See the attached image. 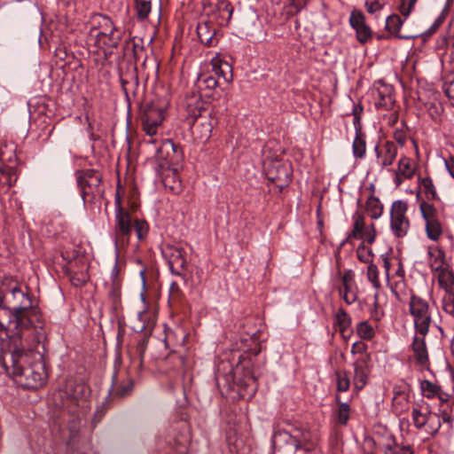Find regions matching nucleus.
I'll list each match as a JSON object with an SVG mask.
<instances>
[{
	"mask_svg": "<svg viewBox=\"0 0 454 454\" xmlns=\"http://www.w3.org/2000/svg\"><path fill=\"white\" fill-rule=\"evenodd\" d=\"M17 145L13 142L0 143V185L6 190L15 184L18 179Z\"/></svg>",
	"mask_w": 454,
	"mask_h": 454,
	"instance_id": "obj_7",
	"label": "nucleus"
},
{
	"mask_svg": "<svg viewBox=\"0 0 454 454\" xmlns=\"http://www.w3.org/2000/svg\"><path fill=\"white\" fill-rule=\"evenodd\" d=\"M342 286L339 287L340 296L348 304H353L357 300V294L353 288L355 274L352 270H346L340 277Z\"/></svg>",
	"mask_w": 454,
	"mask_h": 454,
	"instance_id": "obj_22",
	"label": "nucleus"
},
{
	"mask_svg": "<svg viewBox=\"0 0 454 454\" xmlns=\"http://www.w3.org/2000/svg\"><path fill=\"white\" fill-rule=\"evenodd\" d=\"M211 20L200 22L197 26V35L201 43L206 46H215L218 43L216 28L211 25Z\"/></svg>",
	"mask_w": 454,
	"mask_h": 454,
	"instance_id": "obj_25",
	"label": "nucleus"
},
{
	"mask_svg": "<svg viewBox=\"0 0 454 454\" xmlns=\"http://www.w3.org/2000/svg\"><path fill=\"white\" fill-rule=\"evenodd\" d=\"M367 279L372 284L373 287L379 289L380 287V282L379 278L378 267L371 262L367 268Z\"/></svg>",
	"mask_w": 454,
	"mask_h": 454,
	"instance_id": "obj_47",
	"label": "nucleus"
},
{
	"mask_svg": "<svg viewBox=\"0 0 454 454\" xmlns=\"http://www.w3.org/2000/svg\"><path fill=\"white\" fill-rule=\"evenodd\" d=\"M145 51V48L143 46V41L141 38H130L129 40H125L124 45L122 47V56L123 58L133 59L136 62L139 60Z\"/></svg>",
	"mask_w": 454,
	"mask_h": 454,
	"instance_id": "obj_26",
	"label": "nucleus"
},
{
	"mask_svg": "<svg viewBox=\"0 0 454 454\" xmlns=\"http://www.w3.org/2000/svg\"><path fill=\"white\" fill-rule=\"evenodd\" d=\"M419 184L426 197V200H422L421 201H428L431 203V201L434 200H440L434 182L430 176L419 178Z\"/></svg>",
	"mask_w": 454,
	"mask_h": 454,
	"instance_id": "obj_31",
	"label": "nucleus"
},
{
	"mask_svg": "<svg viewBox=\"0 0 454 454\" xmlns=\"http://www.w3.org/2000/svg\"><path fill=\"white\" fill-rule=\"evenodd\" d=\"M122 284V278L121 277V268L118 264V258L115 259V263L112 269L109 280L106 281L105 284Z\"/></svg>",
	"mask_w": 454,
	"mask_h": 454,
	"instance_id": "obj_50",
	"label": "nucleus"
},
{
	"mask_svg": "<svg viewBox=\"0 0 454 454\" xmlns=\"http://www.w3.org/2000/svg\"><path fill=\"white\" fill-rule=\"evenodd\" d=\"M212 66V71L214 72L215 75L217 77H222L228 83L232 81V67L228 62L223 61L221 59H215L213 60Z\"/></svg>",
	"mask_w": 454,
	"mask_h": 454,
	"instance_id": "obj_30",
	"label": "nucleus"
},
{
	"mask_svg": "<svg viewBox=\"0 0 454 454\" xmlns=\"http://www.w3.org/2000/svg\"><path fill=\"white\" fill-rule=\"evenodd\" d=\"M370 361L371 356L364 355L354 363V386L357 390H361L367 383Z\"/></svg>",
	"mask_w": 454,
	"mask_h": 454,
	"instance_id": "obj_21",
	"label": "nucleus"
},
{
	"mask_svg": "<svg viewBox=\"0 0 454 454\" xmlns=\"http://www.w3.org/2000/svg\"><path fill=\"white\" fill-rule=\"evenodd\" d=\"M352 153L356 159H364L366 154V136L364 132H356L352 143Z\"/></svg>",
	"mask_w": 454,
	"mask_h": 454,
	"instance_id": "obj_34",
	"label": "nucleus"
},
{
	"mask_svg": "<svg viewBox=\"0 0 454 454\" xmlns=\"http://www.w3.org/2000/svg\"><path fill=\"white\" fill-rule=\"evenodd\" d=\"M411 417L415 427L421 429L427 426V422L429 421V418L431 417V413H422L419 409L414 408L411 412Z\"/></svg>",
	"mask_w": 454,
	"mask_h": 454,
	"instance_id": "obj_46",
	"label": "nucleus"
},
{
	"mask_svg": "<svg viewBox=\"0 0 454 454\" xmlns=\"http://www.w3.org/2000/svg\"><path fill=\"white\" fill-rule=\"evenodd\" d=\"M156 157L158 160H165L169 165H176L183 160V149L173 141L166 140L157 148Z\"/></svg>",
	"mask_w": 454,
	"mask_h": 454,
	"instance_id": "obj_19",
	"label": "nucleus"
},
{
	"mask_svg": "<svg viewBox=\"0 0 454 454\" xmlns=\"http://www.w3.org/2000/svg\"><path fill=\"white\" fill-rule=\"evenodd\" d=\"M353 125L355 132H364L361 121V115H353Z\"/></svg>",
	"mask_w": 454,
	"mask_h": 454,
	"instance_id": "obj_64",
	"label": "nucleus"
},
{
	"mask_svg": "<svg viewBox=\"0 0 454 454\" xmlns=\"http://www.w3.org/2000/svg\"><path fill=\"white\" fill-rule=\"evenodd\" d=\"M240 393L244 398H251L257 391L258 383L254 372L247 367L244 368L243 378L239 380Z\"/></svg>",
	"mask_w": 454,
	"mask_h": 454,
	"instance_id": "obj_24",
	"label": "nucleus"
},
{
	"mask_svg": "<svg viewBox=\"0 0 454 454\" xmlns=\"http://www.w3.org/2000/svg\"><path fill=\"white\" fill-rule=\"evenodd\" d=\"M0 327L6 329V339L35 336L38 342L46 340L44 320L27 286L16 285L0 292Z\"/></svg>",
	"mask_w": 454,
	"mask_h": 454,
	"instance_id": "obj_2",
	"label": "nucleus"
},
{
	"mask_svg": "<svg viewBox=\"0 0 454 454\" xmlns=\"http://www.w3.org/2000/svg\"><path fill=\"white\" fill-rule=\"evenodd\" d=\"M349 25L356 31V38L361 44H365L372 38V30L366 23L365 16L361 11L351 12Z\"/></svg>",
	"mask_w": 454,
	"mask_h": 454,
	"instance_id": "obj_17",
	"label": "nucleus"
},
{
	"mask_svg": "<svg viewBox=\"0 0 454 454\" xmlns=\"http://www.w3.org/2000/svg\"><path fill=\"white\" fill-rule=\"evenodd\" d=\"M335 401L337 408L333 411V418L336 426H347L351 413L350 405L346 402H341L339 395H336Z\"/></svg>",
	"mask_w": 454,
	"mask_h": 454,
	"instance_id": "obj_27",
	"label": "nucleus"
},
{
	"mask_svg": "<svg viewBox=\"0 0 454 454\" xmlns=\"http://www.w3.org/2000/svg\"><path fill=\"white\" fill-rule=\"evenodd\" d=\"M444 164L450 175L454 178V156L450 155L448 159H444Z\"/></svg>",
	"mask_w": 454,
	"mask_h": 454,
	"instance_id": "obj_63",
	"label": "nucleus"
},
{
	"mask_svg": "<svg viewBox=\"0 0 454 454\" xmlns=\"http://www.w3.org/2000/svg\"><path fill=\"white\" fill-rule=\"evenodd\" d=\"M334 325L342 334L350 327L351 317L343 308H340L336 312Z\"/></svg>",
	"mask_w": 454,
	"mask_h": 454,
	"instance_id": "obj_38",
	"label": "nucleus"
},
{
	"mask_svg": "<svg viewBox=\"0 0 454 454\" xmlns=\"http://www.w3.org/2000/svg\"><path fill=\"white\" fill-rule=\"evenodd\" d=\"M409 402L408 395H401L400 397H393V407L397 413H402L407 409Z\"/></svg>",
	"mask_w": 454,
	"mask_h": 454,
	"instance_id": "obj_49",
	"label": "nucleus"
},
{
	"mask_svg": "<svg viewBox=\"0 0 454 454\" xmlns=\"http://www.w3.org/2000/svg\"><path fill=\"white\" fill-rule=\"evenodd\" d=\"M172 176H173V184H168V183H169V176H166L163 179V183H164L165 186H168L169 189L173 192L177 193V192H179L181 191V182H180V180L176 179V174L175 172L172 173Z\"/></svg>",
	"mask_w": 454,
	"mask_h": 454,
	"instance_id": "obj_57",
	"label": "nucleus"
},
{
	"mask_svg": "<svg viewBox=\"0 0 454 454\" xmlns=\"http://www.w3.org/2000/svg\"><path fill=\"white\" fill-rule=\"evenodd\" d=\"M420 388L424 396L431 399L436 396L442 387L430 380H424L420 382Z\"/></svg>",
	"mask_w": 454,
	"mask_h": 454,
	"instance_id": "obj_44",
	"label": "nucleus"
},
{
	"mask_svg": "<svg viewBox=\"0 0 454 454\" xmlns=\"http://www.w3.org/2000/svg\"><path fill=\"white\" fill-rule=\"evenodd\" d=\"M295 454H318L317 450L314 448H310L306 444H301L296 450Z\"/></svg>",
	"mask_w": 454,
	"mask_h": 454,
	"instance_id": "obj_62",
	"label": "nucleus"
},
{
	"mask_svg": "<svg viewBox=\"0 0 454 454\" xmlns=\"http://www.w3.org/2000/svg\"><path fill=\"white\" fill-rule=\"evenodd\" d=\"M356 254L358 260L361 261L362 262H372V251L369 248H366L364 245H360L357 247Z\"/></svg>",
	"mask_w": 454,
	"mask_h": 454,
	"instance_id": "obj_52",
	"label": "nucleus"
},
{
	"mask_svg": "<svg viewBox=\"0 0 454 454\" xmlns=\"http://www.w3.org/2000/svg\"><path fill=\"white\" fill-rule=\"evenodd\" d=\"M436 396L441 402V407L450 408V411L452 410V403L450 402V395L442 390V388L437 393Z\"/></svg>",
	"mask_w": 454,
	"mask_h": 454,
	"instance_id": "obj_58",
	"label": "nucleus"
},
{
	"mask_svg": "<svg viewBox=\"0 0 454 454\" xmlns=\"http://www.w3.org/2000/svg\"><path fill=\"white\" fill-rule=\"evenodd\" d=\"M403 20L399 15L392 14L386 20L385 29L397 38H408V36H403L398 34L403 26Z\"/></svg>",
	"mask_w": 454,
	"mask_h": 454,
	"instance_id": "obj_36",
	"label": "nucleus"
},
{
	"mask_svg": "<svg viewBox=\"0 0 454 454\" xmlns=\"http://www.w3.org/2000/svg\"><path fill=\"white\" fill-rule=\"evenodd\" d=\"M336 388L338 392H346L350 387V380L347 371H336L335 373Z\"/></svg>",
	"mask_w": 454,
	"mask_h": 454,
	"instance_id": "obj_39",
	"label": "nucleus"
},
{
	"mask_svg": "<svg viewBox=\"0 0 454 454\" xmlns=\"http://www.w3.org/2000/svg\"><path fill=\"white\" fill-rule=\"evenodd\" d=\"M384 454H414V451L409 445L403 446L394 442L384 447Z\"/></svg>",
	"mask_w": 454,
	"mask_h": 454,
	"instance_id": "obj_45",
	"label": "nucleus"
},
{
	"mask_svg": "<svg viewBox=\"0 0 454 454\" xmlns=\"http://www.w3.org/2000/svg\"><path fill=\"white\" fill-rule=\"evenodd\" d=\"M356 330L362 340H370L375 336L374 328L367 321L359 322Z\"/></svg>",
	"mask_w": 454,
	"mask_h": 454,
	"instance_id": "obj_40",
	"label": "nucleus"
},
{
	"mask_svg": "<svg viewBox=\"0 0 454 454\" xmlns=\"http://www.w3.org/2000/svg\"><path fill=\"white\" fill-rule=\"evenodd\" d=\"M377 159V164L385 168L392 166L397 157V146L392 141H385L377 145L374 148Z\"/></svg>",
	"mask_w": 454,
	"mask_h": 454,
	"instance_id": "obj_20",
	"label": "nucleus"
},
{
	"mask_svg": "<svg viewBox=\"0 0 454 454\" xmlns=\"http://www.w3.org/2000/svg\"><path fill=\"white\" fill-rule=\"evenodd\" d=\"M434 277L437 279L438 285L441 288L444 289L445 293L454 290V272L450 266L442 269L434 274Z\"/></svg>",
	"mask_w": 454,
	"mask_h": 454,
	"instance_id": "obj_28",
	"label": "nucleus"
},
{
	"mask_svg": "<svg viewBox=\"0 0 454 454\" xmlns=\"http://www.w3.org/2000/svg\"><path fill=\"white\" fill-rule=\"evenodd\" d=\"M427 425V432L430 434L431 437H434L442 427L440 419L437 417L434 419L432 416L429 418V421Z\"/></svg>",
	"mask_w": 454,
	"mask_h": 454,
	"instance_id": "obj_51",
	"label": "nucleus"
},
{
	"mask_svg": "<svg viewBox=\"0 0 454 454\" xmlns=\"http://www.w3.org/2000/svg\"><path fill=\"white\" fill-rule=\"evenodd\" d=\"M417 0H400L399 11L400 12L407 17L412 11Z\"/></svg>",
	"mask_w": 454,
	"mask_h": 454,
	"instance_id": "obj_54",
	"label": "nucleus"
},
{
	"mask_svg": "<svg viewBox=\"0 0 454 454\" xmlns=\"http://www.w3.org/2000/svg\"><path fill=\"white\" fill-rule=\"evenodd\" d=\"M366 345L362 341H356L352 345L351 353L352 354H360L361 356L364 355H367L365 353Z\"/></svg>",
	"mask_w": 454,
	"mask_h": 454,
	"instance_id": "obj_61",
	"label": "nucleus"
},
{
	"mask_svg": "<svg viewBox=\"0 0 454 454\" xmlns=\"http://www.w3.org/2000/svg\"><path fill=\"white\" fill-rule=\"evenodd\" d=\"M442 89L446 97L450 100L451 105L454 106V76L445 81Z\"/></svg>",
	"mask_w": 454,
	"mask_h": 454,
	"instance_id": "obj_53",
	"label": "nucleus"
},
{
	"mask_svg": "<svg viewBox=\"0 0 454 454\" xmlns=\"http://www.w3.org/2000/svg\"><path fill=\"white\" fill-rule=\"evenodd\" d=\"M203 12L218 26H227L231 19L233 7L228 0H204Z\"/></svg>",
	"mask_w": 454,
	"mask_h": 454,
	"instance_id": "obj_12",
	"label": "nucleus"
},
{
	"mask_svg": "<svg viewBox=\"0 0 454 454\" xmlns=\"http://www.w3.org/2000/svg\"><path fill=\"white\" fill-rule=\"evenodd\" d=\"M203 105L199 96L193 95L188 98L184 118V123L189 126L194 141L199 143H205L210 138L213 127L217 122L212 110Z\"/></svg>",
	"mask_w": 454,
	"mask_h": 454,
	"instance_id": "obj_3",
	"label": "nucleus"
},
{
	"mask_svg": "<svg viewBox=\"0 0 454 454\" xmlns=\"http://www.w3.org/2000/svg\"><path fill=\"white\" fill-rule=\"evenodd\" d=\"M77 188L83 203L92 201L97 196L104 194L102 185L103 176L94 168H82L74 171Z\"/></svg>",
	"mask_w": 454,
	"mask_h": 454,
	"instance_id": "obj_8",
	"label": "nucleus"
},
{
	"mask_svg": "<svg viewBox=\"0 0 454 454\" xmlns=\"http://www.w3.org/2000/svg\"><path fill=\"white\" fill-rule=\"evenodd\" d=\"M365 207L367 212L372 219H378L383 214V205L381 204L380 200L373 195L367 199Z\"/></svg>",
	"mask_w": 454,
	"mask_h": 454,
	"instance_id": "obj_37",
	"label": "nucleus"
},
{
	"mask_svg": "<svg viewBox=\"0 0 454 454\" xmlns=\"http://www.w3.org/2000/svg\"><path fill=\"white\" fill-rule=\"evenodd\" d=\"M162 254L168 260L169 269L173 274L181 276L186 270L187 261L183 247L166 245L162 249Z\"/></svg>",
	"mask_w": 454,
	"mask_h": 454,
	"instance_id": "obj_13",
	"label": "nucleus"
},
{
	"mask_svg": "<svg viewBox=\"0 0 454 454\" xmlns=\"http://www.w3.org/2000/svg\"><path fill=\"white\" fill-rule=\"evenodd\" d=\"M114 233L115 244L128 243L133 230L139 240L145 239L149 231L148 223L145 220L136 219L132 224L129 212L121 205V198L118 189L114 198Z\"/></svg>",
	"mask_w": 454,
	"mask_h": 454,
	"instance_id": "obj_4",
	"label": "nucleus"
},
{
	"mask_svg": "<svg viewBox=\"0 0 454 454\" xmlns=\"http://www.w3.org/2000/svg\"><path fill=\"white\" fill-rule=\"evenodd\" d=\"M430 255V267L434 274L440 271L442 269L447 268L449 265L445 262V254L443 250L435 248L429 251Z\"/></svg>",
	"mask_w": 454,
	"mask_h": 454,
	"instance_id": "obj_32",
	"label": "nucleus"
},
{
	"mask_svg": "<svg viewBox=\"0 0 454 454\" xmlns=\"http://www.w3.org/2000/svg\"><path fill=\"white\" fill-rule=\"evenodd\" d=\"M391 291L399 301H403L408 295L407 286L404 279H397L391 285Z\"/></svg>",
	"mask_w": 454,
	"mask_h": 454,
	"instance_id": "obj_42",
	"label": "nucleus"
},
{
	"mask_svg": "<svg viewBox=\"0 0 454 454\" xmlns=\"http://www.w3.org/2000/svg\"><path fill=\"white\" fill-rule=\"evenodd\" d=\"M92 27L90 32L94 33L97 45L105 51L112 53V50L118 47L121 42L124 30L117 27L106 15L100 13L92 17Z\"/></svg>",
	"mask_w": 454,
	"mask_h": 454,
	"instance_id": "obj_5",
	"label": "nucleus"
},
{
	"mask_svg": "<svg viewBox=\"0 0 454 454\" xmlns=\"http://www.w3.org/2000/svg\"><path fill=\"white\" fill-rule=\"evenodd\" d=\"M134 389V380L127 377L121 381H118L117 372H115L113 374V382L111 388L109 389L108 397L109 398H118L122 399L129 396Z\"/></svg>",
	"mask_w": 454,
	"mask_h": 454,
	"instance_id": "obj_23",
	"label": "nucleus"
},
{
	"mask_svg": "<svg viewBox=\"0 0 454 454\" xmlns=\"http://www.w3.org/2000/svg\"><path fill=\"white\" fill-rule=\"evenodd\" d=\"M408 203L398 200L392 203L390 209V229L395 238L405 237L411 228V222L407 216Z\"/></svg>",
	"mask_w": 454,
	"mask_h": 454,
	"instance_id": "obj_11",
	"label": "nucleus"
},
{
	"mask_svg": "<svg viewBox=\"0 0 454 454\" xmlns=\"http://www.w3.org/2000/svg\"><path fill=\"white\" fill-rule=\"evenodd\" d=\"M366 11L369 13H375L378 11L382 9V4L380 3L379 0H367L364 4Z\"/></svg>",
	"mask_w": 454,
	"mask_h": 454,
	"instance_id": "obj_59",
	"label": "nucleus"
},
{
	"mask_svg": "<svg viewBox=\"0 0 454 454\" xmlns=\"http://www.w3.org/2000/svg\"><path fill=\"white\" fill-rule=\"evenodd\" d=\"M163 119V111L153 106H146L140 115L143 129L151 137L157 133L158 127Z\"/></svg>",
	"mask_w": 454,
	"mask_h": 454,
	"instance_id": "obj_16",
	"label": "nucleus"
},
{
	"mask_svg": "<svg viewBox=\"0 0 454 454\" xmlns=\"http://www.w3.org/2000/svg\"><path fill=\"white\" fill-rule=\"evenodd\" d=\"M419 211L425 222V231L427 239L434 242L439 241L444 231L442 215L428 201L419 202Z\"/></svg>",
	"mask_w": 454,
	"mask_h": 454,
	"instance_id": "obj_9",
	"label": "nucleus"
},
{
	"mask_svg": "<svg viewBox=\"0 0 454 454\" xmlns=\"http://www.w3.org/2000/svg\"><path fill=\"white\" fill-rule=\"evenodd\" d=\"M182 291L177 283L173 282L169 288V299L175 302H180L182 300Z\"/></svg>",
	"mask_w": 454,
	"mask_h": 454,
	"instance_id": "obj_55",
	"label": "nucleus"
},
{
	"mask_svg": "<svg viewBox=\"0 0 454 454\" xmlns=\"http://www.w3.org/2000/svg\"><path fill=\"white\" fill-rule=\"evenodd\" d=\"M218 84L216 78L212 74H203L198 77L197 86L200 90H214Z\"/></svg>",
	"mask_w": 454,
	"mask_h": 454,
	"instance_id": "obj_41",
	"label": "nucleus"
},
{
	"mask_svg": "<svg viewBox=\"0 0 454 454\" xmlns=\"http://www.w3.org/2000/svg\"><path fill=\"white\" fill-rule=\"evenodd\" d=\"M121 285L122 284H105L107 289V298L112 302L114 310L117 311L121 305Z\"/></svg>",
	"mask_w": 454,
	"mask_h": 454,
	"instance_id": "obj_35",
	"label": "nucleus"
},
{
	"mask_svg": "<svg viewBox=\"0 0 454 454\" xmlns=\"http://www.w3.org/2000/svg\"><path fill=\"white\" fill-rule=\"evenodd\" d=\"M363 234H364V238L362 239H364L369 244H372L375 241V238H376L375 225L373 223H372L370 226L365 228Z\"/></svg>",
	"mask_w": 454,
	"mask_h": 454,
	"instance_id": "obj_56",
	"label": "nucleus"
},
{
	"mask_svg": "<svg viewBox=\"0 0 454 454\" xmlns=\"http://www.w3.org/2000/svg\"><path fill=\"white\" fill-rule=\"evenodd\" d=\"M443 310L454 317V290L446 292L442 298Z\"/></svg>",
	"mask_w": 454,
	"mask_h": 454,
	"instance_id": "obj_48",
	"label": "nucleus"
},
{
	"mask_svg": "<svg viewBox=\"0 0 454 454\" xmlns=\"http://www.w3.org/2000/svg\"><path fill=\"white\" fill-rule=\"evenodd\" d=\"M266 176L280 190L286 187L292 180L290 166L280 160H275L269 164L266 168Z\"/></svg>",
	"mask_w": 454,
	"mask_h": 454,
	"instance_id": "obj_14",
	"label": "nucleus"
},
{
	"mask_svg": "<svg viewBox=\"0 0 454 454\" xmlns=\"http://www.w3.org/2000/svg\"><path fill=\"white\" fill-rule=\"evenodd\" d=\"M375 106L378 110L389 111L393 108L395 99L394 88L381 81L373 85Z\"/></svg>",
	"mask_w": 454,
	"mask_h": 454,
	"instance_id": "obj_15",
	"label": "nucleus"
},
{
	"mask_svg": "<svg viewBox=\"0 0 454 454\" xmlns=\"http://www.w3.org/2000/svg\"><path fill=\"white\" fill-rule=\"evenodd\" d=\"M354 225L351 232L348 235L346 240L342 242L344 245L346 242L350 241L352 239H362L364 238L363 232L365 230L364 216L356 212L353 215Z\"/></svg>",
	"mask_w": 454,
	"mask_h": 454,
	"instance_id": "obj_29",
	"label": "nucleus"
},
{
	"mask_svg": "<svg viewBox=\"0 0 454 454\" xmlns=\"http://www.w3.org/2000/svg\"><path fill=\"white\" fill-rule=\"evenodd\" d=\"M310 440V433L300 427L278 429L272 436L273 454H295L301 444Z\"/></svg>",
	"mask_w": 454,
	"mask_h": 454,
	"instance_id": "obj_6",
	"label": "nucleus"
},
{
	"mask_svg": "<svg viewBox=\"0 0 454 454\" xmlns=\"http://www.w3.org/2000/svg\"><path fill=\"white\" fill-rule=\"evenodd\" d=\"M137 16L139 20H144L148 17L152 9L151 0H135Z\"/></svg>",
	"mask_w": 454,
	"mask_h": 454,
	"instance_id": "obj_43",
	"label": "nucleus"
},
{
	"mask_svg": "<svg viewBox=\"0 0 454 454\" xmlns=\"http://www.w3.org/2000/svg\"><path fill=\"white\" fill-rule=\"evenodd\" d=\"M46 342L31 338H0V365L12 372L25 388H38L47 380L44 354Z\"/></svg>",
	"mask_w": 454,
	"mask_h": 454,
	"instance_id": "obj_1",
	"label": "nucleus"
},
{
	"mask_svg": "<svg viewBox=\"0 0 454 454\" xmlns=\"http://www.w3.org/2000/svg\"><path fill=\"white\" fill-rule=\"evenodd\" d=\"M393 138L401 147H403L407 140L406 132L403 129H395L393 133Z\"/></svg>",
	"mask_w": 454,
	"mask_h": 454,
	"instance_id": "obj_60",
	"label": "nucleus"
},
{
	"mask_svg": "<svg viewBox=\"0 0 454 454\" xmlns=\"http://www.w3.org/2000/svg\"><path fill=\"white\" fill-rule=\"evenodd\" d=\"M409 311L413 318L415 332L420 335H427L432 324L428 302L419 296L411 294Z\"/></svg>",
	"mask_w": 454,
	"mask_h": 454,
	"instance_id": "obj_10",
	"label": "nucleus"
},
{
	"mask_svg": "<svg viewBox=\"0 0 454 454\" xmlns=\"http://www.w3.org/2000/svg\"><path fill=\"white\" fill-rule=\"evenodd\" d=\"M425 337L426 335L415 333L410 349L412 351L416 364L422 369L429 370L430 362Z\"/></svg>",
	"mask_w": 454,
	"mask_h": 454,
	"instance_id": "obj_18",
	"label": "nucleus"
},
{
	"mask_svg": "<svg viewBox=\"0 0 454 454\" xmlns=\"http://www.w3.org/2000/svg\"><path fill=\"white\" fill-rule=\"evenodd\" d=\"M395 171L399 176H403L406 179H411L415 175L416 168L411 158L403 155L398 160Z\"/></svg>",
	"mask_w": 454,
	"mask_h": 454,
	"instance_id": "obj_33",
	"label": "nucleus"
}]
</instances>
